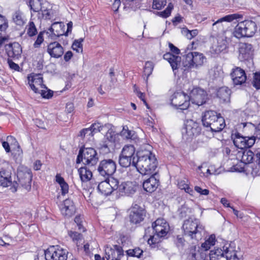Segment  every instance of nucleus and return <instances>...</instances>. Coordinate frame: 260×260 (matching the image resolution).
<instances>
[{"label":"nucleus","instance_id":"1","mask_svg":"<svg viewBox=\"0 0 260 260\" xmlns=\"http://www.w3.org/2000/svg\"><path fill=\"white\" fill-rule=\"evenodd\" d=\"M150 148L148 145L146 148L142 147L136 153V161H133V167L142 175H151L157 167L156 158Z\"/></svg>","mask_w":260,"mask_h":260},{"label":"nucleus","instance_id":"2","mask_svg":"<svg viewBox=\"0 0 260 260\" xmlns=\"http://www.w3.org/2000/svg\"><path fill=\"white\" fill-rule=\"evenodd\" d=\"M203 125L205 127H210L212 132H219L225 126L223 118L220 114L212 110L206 111L202 116Z\"/></svg>","mask_w":260,"mask_h":260},{"label":"nucleus","instance_id":"3","mask_svg":"<svg viewBox=\"0 0 260 260\" xmlns=\"http://www.w3.org/2000/svg\"><path fill=\"white\" fill-rule=\"evenodd\" d=\"M28 83L31 89L42 98L49 99L53 96V91L43 84L42 76L40 74H31L27 76Z\"/></svg>","mask_w":260,"mask_h":260},{"label":"nucleus","instance_id":"4","mask_svg":"<svg viewBox=\"0 0 260 260\" xmlns=\"http://www.w3.org/2000/svg\"><path fill=\"white\" fill-rule=\"evenodd\" d=\"M182 230L185 235L197 241L202 239L205 230L204 226L199 220L193 217L189 218L184 221Z\"/></svg>","mask_w":260,"mask_h":260},{"label":"nucleus","instance_id":"5","mask_svg":"<svg viewBox=\"0 0 260 260\" xmlns=\"http://www.w3.org/2000/svg\"><path fill=\"white\" fill-rule=\"evenodd\" d=\"M206 58L202 53L197 51L186 52L183 56L181 67L179 69L185 71L192 68H198L202 66Z\"/></svg>","mask_w":260,"mask_h":260},{"label":"nucleus","instance_id":"6","mask_svg":"<svg viewBox=\"0 0 260 260\" xmlns=\"http://www.w3.org/2000/svg\"><path fill=\"white\" fill-rule=\"evenodd\" d=\"M28 6L34 12H38V18L51 19L56 16V13L47 3H43V0H29Z\"/></svg>","mask_w":260,"mask_h":260},{"label":"nucleus","instance_id":"7","mask_svg":"<svg viewBox=\"0 0 260 260\" xmlns=\"http://www.w3.org/2000/svg\"><path fill=\"white\" fill-rule=\"evenodd\" d=\"M210 260H239L237 251L230 244H225L222 248L211 250Z\"/></svg>","mask_w":260,"mask_h":260},{"label":"nucleus","instance_id":"8","mask_svg":"<svg viewBox=\"0 0 260 260\" xmlns=\"http://www.w3.org/2000/svg\"><path fill=\"white\" fill-rule=\"evenodd\" d=\"M257 30V25L255 22L246 20L238 23L233 32L234 36L238 39L243 37H251Z\"/></svg>","mask_w":260,"mask_h":260},{"label":"nucleus","instance_id":"9","mask_svg":"<svg viewBox=\"0 0 260 260\" xmlns=\"http://www.w3.org/2000/svg\"><path fill=\"white\" fill-rule=\"evenodd\" d=\"M98 161L96 151L92 148H83L80 149L77 156L76 162L82 161L83 164L88 167L95 165Z\"/></svg>","mask_w":260,"mask_h":260},{"label":"nucleus","instance_id":"10","mask_svg":"<svg viewBox=\"0 0 260 260\" xmlns=\"http://www.w3.org/2000/svg\"><path fill=\"white\" fill-rule=\"evenodd\" d=\"M201 132L200 123L192 119H187L184 122L182 129V138L186 141H189L199 136Z\"/></svg>","mask_w":260,"mask_h":260},{"label":"nucleus","instance_id":"11","mask_svg":"<svg viewBox=\"0 0 260 260\" xmlns=\"http://www.w3.org/2000/svg\"><path fill=\"white\" fill-rule=\"evenodd\" d=\"M169 46L172 53H166L164 56V59L167 60L172 67L175 75L176 74L178 70L181 67V57L178 55L180 54V50L173 44L169 43Z\"/></svg>","mask_w":260,"mask_h":260},{"label":"nucleus","instance_id":"12","mask_svg":"<svg viewBox=\"0 0 260 260\" xmlns=\"http://www.w3.org/2000/svg\"><path fill=\"white\" fill-rule=\"evenodd\" d=\"M68 251L58 245L51 246L43 252L46 260H67Z\"/></svg>","mask_w":260,"mask_h":260},{"label":"nucleus","instance_id":"13","mask_svg":"<svg viewBox=\"0 0 260 260\" xmlns=\"http://www.w3.org/2000/svg\"><path fill=\"white\" fill-rule=\"evenodd\" d=\"M171 104L176 109H187L190 105L189 96L183 92H176L170 98Z\"/></svg>","mask_w":260,"mask_h":260},{"label":"nucleus","instance_id":"14","mask_svg":"<svg viewBox=\"0 0 260 260\" xmlns=\"http://www.w3.org/2000/svg\"><path fill=\"white\" fill-rule=\"evenodd\" d=\"M116 188H117V179L112 177L102 181L98 186V190L105 196H109L116 191Z\"/></svg>","mask_w":260,"mask_h":260},{"label":"nucleus","instance_id":"15","mask_svg":"<svg viewBox=\"0 0 260 260\" xmlns=\"http://www.w3.org/2000/svg\"><path fill=\"white\" fill-rule=\"evenodd\" d=\"M190 102L198 106L205 104L207 99L206 92L203 89L196 87L193 88L189 92Z\"/></svg>","mask_w":260,"mask_h":260},{"label":"nucleus","instance_id":"16","mask_svg":"<svg viewBox=\"0 0 260 260\" xmlns=\"http://www.w3.org/2000/svg\"><path fill=\"white\" fill-rule=\"evenodd\" d=\"M255 142V137H243L239 133L235 134V137L233 139L235 146L241 149L250 148L254 145Z\"/></svg>","mask_w":260,"mask_h":260},{"label":"nucleus","instance_id":"17","mask_svg":"<svg viewBox=\"0 0 260 260\" xmlns=\"http://www.w3.org/2000/svg\"><path fill=\"white\" fill-rule=\"evenodd\" d=\"M105 252L107 260H120L123 256L122 248L117 245H107L105 247Z\"/></svg>","mask_w":260,"mask_h":260},{"label":"nucleus","instance_id":"18","mask_svg":"<svg viewBox=\"0 0 260 260\" xmlns=\"http://www.w3.org/2000/svg\"><path fill=\"white\" fill-rule=\"evenodd\" d=\"M116 165L115 162L111 159L102 160L98 167L99 173L103 176L112 175L116 171Z\"/></svg>","mask_w":260,"mask_h":260},{"label":"nucleus","instance_id":"19","mask_svg":"<svg viewBox=\"0 0 260 260\" xmlns=\"http://www.w3.org/2000/svg\"><path fill=\"white\" fill-rule=\"evenodd\" d=\"M154 232L161 236L165 237L170 230V226L164 218L157 219L152 224Z\"/></svg>","mask_w":260,"mask_h":260},{"label":"nucleus","instance_id":"20","mask_svg":"<svg viewBox=\"0 0 260 260\" xmlns=\"http://www.w3.org/2000/svg\"><path fill=\"white\" fill-rule=\"evenodd\" d=\"M61 214L69 218L72 216L76 212V207L73 201L69 199H66L59 205Z\"/></svg>","mask_w":260,"mask_h":260},{"label":"nucleus","instance_id":"21","mask_svg":"<svg viewBox=\"0 0 260 260\" xmlns=\"http://www.w3.org/2000/svg\"><path fill=\"white\" fill-rule=\"evenodd\" d=\"M145 216V211L136 204L131 209L129 214L130 221L134 224L139 223L143 220Z\"/></svg>","mask_w":260,"mask_h":260},{"label":"nucleus","instance_id":"22","mask_svg":"<svg viewBox=\"0 0 260 260\" xmlns=\"http://www.w3.org/2000/svg\"><path fill=\"white\" fill-rule=\"evenodd\" d=\"M227 41L223 36L218 37L214 39L213 44L210 49L212 53L218 54L224 51L227 48Z\"/></svg>","mask_w":260,"mask_h":260},{"label":"nucleus","instance_id":"23","mask_svg":"<svg viewBox=\"0 0 260 260\" xmlns=\"http://www.w3.org/2000/svg\"><path fill=\"white\" fill-rule=\"evenodd\" d=\"M242 17L241 15L238 14H233L225 16L216 21L212 25L213 29L215 31L223 30V22H231L234 20H237Z\"/></svg>","mask_w":260,"mask_h":260},{"label":"nucleus","instance_id":"24","mask_svg":"<svg viewBox=\"0 0 260 260\" xmlns=\"http://www.w3.org/2000/svg\"><path fill=\"white\" fill-rule=\"evenodd\" d=\"M116 192L119 196H129L135 192V187L132 182H119L117 180V188H116Z\"/></svg>","mask_w":260,"mask_h":260},{"label":"nucleus","instance_id":"25","mask_svg":"<svg viewBox=\"0 0 260 260\" xmlns=\"http://www.w3.org/2000/svg\"><path fill=\"white\" fill-rule=\"evenodd\" d=\"M47 52L51 57L58 58L63 54L64 50L58 42L55 41L48 45Z\"/></svg>","mask_w":260,"mask_h":260},{"label":"nucleus","instance_id":"26","mask_svg":"<svg viewBox=\"0 0 260 260\" xmlns=\"http://www.w3.org/2000/svg\"><path fill=\"white\" fill-rule=\"evenodd\" d=\"M239 59L241 61L248 60L253 55V49L252 45L248 43H242L239 47Z\"/></svg>","mask_w":260,"mask_h":260},{"label":"nucleus","instance_id":"27","mask_svg":"<svg viewBox=\"0 0 260 260\" xmlns=\"http://www.w3.org/2000/svg\"><path fill=\"white\" fill-rule=\"evenodd\" d=\"M187 253L189 260H205L206 256L203 250L196 246H191Z\"/></svg>","mask_w":260,"mask_h":260},{"label":"nucleus","instance_id":"28","mask_svg":"<svg viewBox=\"0 0 260 260\" xmlns=\"http://www.w3.org/2000/svg\"><path fill=\"white\" fill-rule=\"evenodd\" d=\"M231 77L235 85H241L245 82L247 79L245 71L239 67L233 69Z\"/></svg>","mask_w":260,"mask_h":260},{"label":"nucleus","instance_id":"29","mask_svg":"<svg viewBox=\"0 0 260 260\" xmlns=\"http://www.w3.org/2000/svg\"><path fill=\"white\" fill-rule=\"evenodd\" d=\"M148 179L143 183V187L147 192H152L155 191L158 186L159 180L156 178L157 174L153 173Z\"/></svg>","mask_w":260,"mask_h":260},{"label":"nucleus","instance_id":"30","mask_svg":"<svg viewBox=\"0 0 260 260\" xmlns=\"http://www.w3.org/2000/svg\"><path fill=\"white\" fill-rule=\"evenodd\" d=\"M65 25L63 23L61 22H56L53 23L49 30L52 33L51 36V39H55V37H59L63 35H67L65 32Z\"/></svg>","mask_w":260,"mask_h":260},{"label":"nucleus","instance_id":"31","mask_svg":"<svg viewBox=\"0 0 260 260\" xmlns=\"http://www.w3.org/2000/svg\"><path fill=\"white\" fill-rule=\"evenodd\" d=\"M6 50L9 57L18 58L22 53L20 45L17 42H14L6 45Z\"/></svg>","mask_w":260,"mask_h":260},{"label":"nucleus","instance_id":"32","mask_svg":"<svg viewBox=\"0 0 260 260\" xmlns=\"http://www.w3.org/2000/svg\"><path fill=\"white\" fill-rule=\"evenodd\" d=\"M17 177L19 178V181L21 185L27 190H30L31 188V181L32 179V174L30 170H27L24 174V178H22V173L18 172Z\"/></svg>","mask_w":260,"mask_h":260},{"label":"nucleus","instance_id":"33","mask_svg":"<svg viewBox=\"0 0 260 260\" xmlns=\"http://www.w3.org/2000/svg\"><path fill=\"white\" fill-rule=\"evenodd\" d=\"M255 154L251 150L238 151L236 158L245 164H250L254 159Z\"/></svg>","mask_w":260,"mask_h":260},{"label":"nucleus","instance_id":"34","mask_svg":"<svg viewBox=\"0 0 260 260\" xmlns=\"http://www.w3.org/2000/svg\"><path fill=\"white\" fill-rule=\"evenodd\" d=\"M12 183L11 173L5 170L0 171V186L7 187Z\"/></svg>","mask_w":260,"mask_h":260},{"label":"nucleus","instance_id":"35","mask_svg":"<svg viewBox=\"0 0 260 260\" xmlns=\"http://www.w3.org/2000/svg\"><path fill=\"white\" fill-rule=\"evenodd\" d=\"M13 22L17 25L22 26L26 21L24 13L20 10H18L13 12L12 15Z\"/></svg>","mask_w":260,"mask_h":260},{"label":"nucleus","instance_id":"36","mask_svg":"<svg viewBox=\"0 0 260 260\" xmlns=\"http://www.w3.org/2000/svg\"><path fill=\"white\" fill-rule=\"evenodd\" d=\"M80 178L82 182H87L91 180L92 177L91 171L87 167H81L78 170Z\"/></svg>","mask_w":260,"mask_h":260},{"label":"nucleus","instance_id":"37","mask_svg":"<svg viewBox=\"0 0 260 260\" xmlns=\"http://www.w3.org/2000/svg\"><path fill=\"white\" fill-rule=\"evenodd\" d=\"M230 89L225 86L220 87L217 92V96L223 102H229L230 101Z\"/></svg>","mask_w":260,"mask_h":260},{"label":"nucleus","instance_id":"38","mask_svg":"<svg viewBox=\"0 0 260 260\" xmlns=\"http://www.w3.org/2000/svg\"><path fill=\"white\" fill-rule=\"evenodd\" d=\"M164 237V236H161L155 233L153 236H150L148 239V244L152 248L158 249L160 246L161 239Z\"/></svg>","mask_w":260,"mask_h":260},{"label":"nucleus","instance_id":"39","mask_svg":"<svg viewBox=\"0 0 260 260\" xmlns=\"http://www.w3.org/2000/svg\"><path fill=\"white\" fill-rule=\"evenodd\" d=\"M133 161H136V158H132L120 153L119 157V163L121 167L126 168L131 165L133 166Z\"/></svg>","mask_w":260,"mask_h":260},{"label":"nucleus","instance_id":"40","mask_svg":"<svg viewBox=\"0 0 260 260\" xmlns=\"http://www.w3.org/2000/svg\"><path fill=\"white\" fill-rule=\"evenodd\" d=\"M55 180L58 183L61 188L62 195H65L68 193L69 185L65 182L64 179L60 174H57L55 176Z\"/></svg>","mask_w":260,"mask_h":260},{"label":"nucleus","instance_id":"41","mask_svg":"<svg viewBox=\"0 0 260 260\" xmlns=\"http://www.w3.org/2000/svg\"><path fill=\"white\" fill-rule=\"evenodd\" d=\"M216 241L215 235H211L201 245V248L204 251H208L211 247L214 246Z\"/></svg>","mask_w":260,"mask_h":260},{"label":"nucleus","instance_id":"42","mask_svg":"<svg viewBox=\"0 0 260 260\" xmlns=\"http://www.w3.org/2000/svg\"><path fill=\"white\" fill-rule=\"evenodd\" d=\"M93 134L89 128L82 129L79 134V137L84 140L86 142L90 141L93 139Z\"/></svg>","mask_w":260,"mask_h":260},{"label":"nucleus","instance_id":"43","mask_svg":"<svg viewBox=\"0 0 260 260\" xmlns=\"http://www.w3.org/2000/svg\"><path fill=\"white\" fill-rule=\"evenodd\" d=\"M25 30L26 34L30 37L36 36L37 33V29L34 23L32 21H29L28 24L25 27Z\"/></svg>","mask_w":260,"mask_h":260},{"label":"nucleus","instance_id":"44","mask_svg":"<svg viewBox=\"0 0 260 260\" xmlns=\"http://www.w3.org/2000/svg\"><path fill=\"white\" fill-rule=\"evenodd\" d=\"M135 148L133 145H126L123 147L121 153L132 158H135Z\"/></svg>","mask_w":260,"mask_h":260},{"label":"nucleus","instance_id":"45","mask_svg":"<svg viewBox=\"0 0 260 260\" xmlns=\"http://www.w3.org/2000/svg\"><path fill=\"white\" fill-rule=\"evenodd\" d=\"M239 128H242L245 133H250L255 130V126L251 122H243L239 125Z\"/></svg>","mask_w":260,"mask_h":260},{"label":"nucleus","instance_id":"46","mask_svg":"<svg viewBox=\"0 0 260 260\" xmlns=\"http://www.w3.org/2000/svg\"><path fill=\"white\" fill-rule=\"evenodd\" d=\"M251 84L256 90L260 89V72H256L253 74Z\"/></svg>","mask_w":260,"mask_h":260},{"label":"nucleus","instance_id":"47","mask_svg":"<svg viewBox=\"0 0 260 260\" xmlns=\"http://www.w3.org/2000/svg\"><path fill=\"white\" fill-rule=\"evenodd\" d=\"M83 41V38H80L78 40H75L72 46V49L77 52H82L83 50L82 43Z\"/></svg>","mask_w":260,"mask_h":260},{"label":"nucleus","instance_id":"48","mask_svg":"<svg viewBox=\"0 0 260 260\" xmlns=\"http://www.w3.org/2000/svg\"><path fill=\"white\" fill-rule=\"evenodd\" d=\"M45 34H48V31H40L37 38L36 40L35 41L34 44V47L36 48H39L42 44V43L43 42L44 39V35Z\"/></svg>","mask_w":260,"mask_h":260},{"label":"nucleus","instance_id":"49","mask_svg":"<svg viewBox=\"0 0 260 260\" xmlns=\"http://www.w3.org/2000/svg\"><path fill=\"white\" fill-rule=\"evenodd\" d=\"M154 68V63L150 61H147L145 63L144 72L147 77L149 76L152 73Z\"/></svg>","mask_w":260,"mask_h":260},{"label":"nucleus","instance_id":"50","mask_svg":"<svg viewBox=\"0 0 260 260\" xmlns=\"http://www.w3.org/2000/svg\"><path fill=\"white\" fill-rule=\"evenodd\" d=\"M143 253V250L139 248L129 249L126 251L127 255L130 256L140 257Z\"/></svg>","mask_w":260,"mask_h":260},{"label":"nucleus","instance_id":"51","mask_svg":"<svg viewBox=\"0 0 260 260\" xmlns=\"http://www.w3.org/2000/svg\"><path fill=\"white\" fill-rule=\"evenodd\" d=\"M8 27V20L5 16L0 15V31L1 32H6Z\"/></svg>","mask_w":260,"mask_h":260},{"label":"nucleus","instance_id":"52","mask_svg":"<svg viewBox=\"0 0 260 260\" xmlns=\"http://www.w3.org/2000/svg\"><path fill=\"white\" fill-rule=\"evenodd\" d=\"M133 132L129 131L126 125L123 126L122 130L120 132V135L126 139H131L133 137Z\"/></svg>","mask_w":260,"mask_h":260},{"label":"nucleus","instance_id":"53","mask_svg":"<svg viewBox=\"0 0 260 260\" xmlns=\"http://www.w3.org/2000/svg\"><path fill=\"white\" fill-rule=\"evenodd\" d=\"M166 4V0H153L152 8L154 9L160 10Z\"/></svg>","mask_w":260,"mask_h":260},{"label":"nucleus","instance_id":"54","mask_svg":"<svg viewBox=\"0 0 260 260\" xmlns=\"http://www.w3.org/2000/svg\"><path fill=\"white\" fill-rule=\"evenodd\" d=\"M173 6L169 4L164 11L157 12V15L162 18H167L170 15Z\"/></svg>","mask_w":260,"mask_h":260},{"label":"nucleus","instance_id":"55","mask_svg":"<svg viewBox=\"0 0 260 260\" xmlns=\"http://www.w3.org/2000/svg\"><path fill=\"white\" fill-rule=\"evenodd\" d=\"M89 128L90 129H91V131H92V132L94 135L95 133L97 132H101L103 128V126L101 123L97 122L92 124Z\"/></svg>","mask_w":260,"mask_h":260},{"label":"nucleus","instance_id":"56","mask_svg":"<svg viewBox=\"0 0 260 260\" xmlns=\"http://www.w3.org/2000/svg\"><path fill=\"white\" fill-rule=\"evenodd\" d=\"M74 221L77 224L78 230L81 232H84V228L82 224V219L80 216H77L75 217Z\"/></svg>","mask_w":260,"mask_h":260},{"label":"nucleus","instance_id":"57","mask_svg":"<svg viewBox=\"0 0 260 260\" xmlns=\"http://www.w3.org/2000/svg\"><path fill=\"white\" fill-rule=\"evenodd\" d=\"M69 235L73 241H79L82 239V235L76 232L71 231L69 233Z\"/></svg>","mask_w":260,"mask_h":260},{"label":"nucleus","instance_id":"58","mask_svg":"<svg viewBox=\"0 0 260 260\" xmlns=\"http://www.w3.org/2000/svg\"><path fill=\"white\" fill-rule=\"evenodd\" d=\"M194 190L201 195H208L209 191L207 189H202L201 187L196 186L194 187Z\"/></svg>","mask_w":260,"mask_h":260},{"label":"nucleus","instance_id":"59","mask_svg":"<svg viewBox=\"0 0 260 260\" xmlns=\"http://www.w3.org/2000/svg\"><path fill=\"white\" fill-rule=\"evenodd\" d=\"M209 74L215 78L220 75V71L218 70V68H214L209 71Z\"/></svg>","mask_w":260,"mask_h":260},{"label":"nucleus","instance_id":"60","mask_svg":"<svg viewBox=\"0 0 260 260\" xmlns=\"http://www.w3.org/2000/svg\"><path fill=\"white\" fill-rule=\"evenodd\" d=\"M8 63L9 64V67L14 71H18L19 70V66L18 64L15 63L13 61L11 60H8Z\"/></svg>","mask_w":260,"mask_h":260},{"label":"nucleus","instance_id":"61","mask_svg":"<svg viewBox=\"0 0 260 260\" xmlns=\"http://www.w3.org/2000/svg\"><path fill=\"white\" fill-rule=\"evenodd\" d=\"M106 139L110 142H114L115 140V134L114 133H112V131H108L106 136Z\"/></svg>","mask_w":260,"mask_h":260},{"label":"nucleus","instance_id":"62","mask_svg":"<svg viewBox=\"0 0 260 260\" xmlns=\"http://www.w3.org/2000/svg\"><path fill=\"white\" fill-rule=\"evenodd\" d=\"M137 96L143 102L144 104L147 106V107L148 108L147 103L145 99V94L141 91H138Z\"/></svg>","mask_w":260,"mask_h":260},{"label":"nucleus","instance_id":"63","mask_svg":"<svg viewBox=\"0 0 260 260\" xmlns=\"http://www.w3.org/2000/svg\"><path fill=\"white\" fill-rule=\"evenodd\" d=\"M72 56V52L71 51H68L64 54L63 58L66 61H68L71 59Z\"/></svg>","mask_w":260,"mask_h":260},{"label":"nucleus","instance_id":"64","mask_svg":"<svg viewBox=\"0 0 260 260\" xmlns=\"http://www.w3.org/2000/svg\"><path fill=\"white\" fill-rule=\"evenodd\" d=\"M188 184L186 183V181L181 180L178 183V186L181 189H184L187 186Z\"/></svg>","mask_w":260,"mask_h":260}]
</instances>
